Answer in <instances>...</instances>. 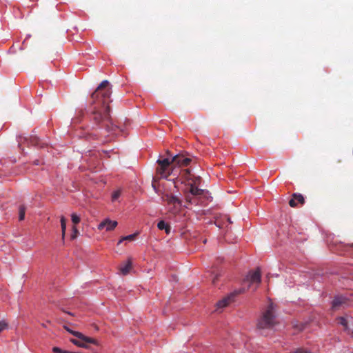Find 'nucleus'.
I'll use <instances>...</instances> for the list:
<instances>
[{"label": "nucleus", "mask_w": 353, "mask_h": 353, "mask_svg": "<svg viewBox=\"0 0 353 353\" xmlns=\"http://www.w3.org/2000/svg\"><path fill=\"white\" fill-rule=\"evenodd\" d=\"M176 176L175 178L181 179L182 181L188 183L192 179V174L191 173V170L190 168H186L183 170L179 169V172L177 175H173Z\"/></svg>", "instance_id": "obj_13"}, {"label": "nucleus", "mask_w": 353, "mask_h": 353, "mask_svg": "<svg viewBox=\"0 0 353 353\" xmlns=\"http://www.w3.org/2000/svg\"><path fill=\"white\" fill-rule=\"evenodd\" d=\"M70 342L78 347H81L85 348V349L90 348V345H88V344H86L81 340H78L76 339H71Z\"/></svg>", "instance_id": "obj_20"}, {"label": "nucleus", "mask_w": 353, "mask_h": 353, "mask_svg": "<svg viewBox=\"0 0 353 353\" xmlns=\"http://www.w3.org/2000/svg\"><path fill=\"white\" fill-rule=\"evenodd\" d=\"M225 218L226 219V220H227V221L228 222V223H229V224L232 223V221H231L230 217H229V216H225Z\"/></svg>", "instance_id": "obj_33"}, {"label": "nucleus", "mask_w": 353, "mask_h": 353, "mask_svg": "<svg viewBox=\"0 0 353 353\" xmlns=\"http://www.w3.org/2000/svg\"><path fill=\"white\" fill-rule=\"evenodd\" d=\"M241 292V289L234 290V292L230 293L227 296L224 297L223 299L219 301L216 303V306L219 308H223L226 307L230 303L234 301L235 297L240 294Z\"/></svg>", "instance_id": "obj_9"}, {"label": "nucleus", "mask_w": 353, "mask_h": 353, "mask_svg": "<svg viewBox=\"0 0 353 353\" xmlns=\"http://www.w3.org/2000/svg\"><path fill=\"white\" fill-rule=\"evenodd\" d=\"M52 352L54 353H71L70 352L67 351V350H63L59 347H53Z\"/></svg>", "instance_id": "obj_27"}, {"label": "nucleus", "mask_w": 353, "mask_h": 353, "mask_svg": "<svg viewBox=\"0 0 353 353\" xmlns=\"http://www.w3.org/2000/svg\"><path fill=\"white\" fill-rule=\"evenodd\" d=\"M30 37V34H28L26 37V39H24V41H23L22 43V46H25L27 40Z\"/></svg>", "instance_id": "obj_32"}, {"label": "nucleus", "mask_w": 353, "mask_h": 353, "mask_svg": "<svg viewBox=\"0 0 353 353\" xmlns=\"http://www.w3.org/2000/svg\"><path fill=\"white\" fill-rule=\"evenodd\" d=\"M8 327V323L4 321H0V333L3 330H5L6 328H7Z\"/></svg>", "instance_id": "obj_28"}, {"label": "nucleus", "mask_w": 353, "mask_h": 353, "mask_svg": "<svg viewBox=\"0 0 353 353\" xmlns=\"http://www.w3.org/2000/svg\"><path fill=\"white\" fill-rule=\"evenodd\" d=\"M157 228L159 230H164L167 234H169L171 232L170 223L163 219L157 223Z\"/></svg>", "instance_id": "obj_17"}, {"label": "nucleus", "mask_w": 353, "mask_h": 353, "mask_svg": "<svg viewBox=\"0 0 353 353\" xmlns=\"http://www.w3.org/2000/svg\"><path fill=\"white\" fill-rule=\"evenodd\" d=\"M291 353H312L310 350L299 347L292 352Z\"/></svg>", "instance_id": "obj_26"}, {"label": "nucleus", "mask_w": 353, "mask_h": 353, "mask_svg": "<svg viewBox=\"0 0 353 353\" xmlns=\"http://www.w3.org/2000/svg\"><path fill=\"white\" fill-rule=\"evenodd\" d=\"M352 296V294H335L330 302V310L332 312H336L348 308L351 305Z\"/></svg>", "instance_id": "obj_5"}, {"label": "nucleus", "mask_w": 353, "mask_h": 353, "mask_svg": "<svg viewBox=\"0 0 353 353\" xmlns=\"http://www.w3.org/2000/svg\"><path fill=\"white\" fill-rule=\"evenodd\" d=\"M117 225L118 223L117 221L105 219L99 224L98 229L101 230L105 228L106 231H112L117 226Z\"/></svg>", "instance_id": "obj_12"}, {"label": "nucleus", "mask_w": 353, "mask_h": 353, "mask_svg": "<svg viewBox=\"0 0 353 353\" xmlns=\"http://www.w3.org/2000/svg\"><path fill=\"white\" fill-rule=\"evenodd\" d=\"M26 207L25 205H20L19 207V220L23 221L25 219Z\"/></svg>", "instance_id": "obj_21"}, {"label": "nucleus", "mask_w": 353, "mask_h": 353, "mask_svg": "<svg viewBox=\"0 0 353 353\" xmlns=\"http://www.w3.org/2000/svg\"><path fill=\"white\" fill-rule=\"evenodd\" d=\"M293 329L296 330L298 332H303L308 325L307 321L299 322L294 321L292 322Z\"/></svg>", "instance_id": "obj_16"}, {"label": "nucleus", "mask_w": 353, "mask_h": 353, "mask_svg": "<svg viewBox=\"0 0 353 353\" xmlns=\"http://www.w3.org/2000/svg\"><path fill=\"white\" fill-rule=\"evenodd\" d=\"M250 281L252 283H261V270L259 268H257L254 271H250L249 272Z\"/></svg>", "instance_id": "obj_14"}, {"label": "nucleus", "mask_w": 353, "mask_h": 353, "mask_svg": "<svg viewBox=\"0 0 353 353\" xmlns=\"http://www.w3.org/2000/svg\"><path fill=\"white\" fill-rule=\"evenodd\" d=\"M30 1H32V2H35V1H37L38 0H30Z\"/></svg>", "instance_id": "obj_36"}, {"label": "nucleus", "mask_w": 353, "mask_h": 353, "mask_svg": "<svg viewBox=\"0 0 353 353\" xmlns=\"http://www.w3.org/2000/svg\"><path fill=\"white\" fill-rule=\"evenodd\" d=\"M72 232L70 235V239L71 240H74L77 237L78 234H79V232L75 225L72 226Z\"/></svg>", "instance_id": "obj_24"}, {"label": "nucleus", "mask_w": 353, "mask_h": 353, "mask_svg": "<svg viewBox=\"0 0 353 353\" xmlns=\"http://www.w3.org/2000/svg\"><path fill=\"white\" fill-rule=\"evenodd\" d=\"M138 234H139L138 232H135L134 234H129L127 236H122L121 239L119 241L117 244L119 245L125 241H132L135 240Z\"/></svg>", "instance_id": "obj_19"}, {"label": "nucleus", "mask_w": 353, "mask_h": 353, "mask_svg": "<svg viewBox=\"0 0 353 353\" xmlns=\"http://www.w3.org/2000/svg\"><path fill=\"white\" fill-rule=\"evenodd\" d=\"M65 328L70 333L72 334V332H74V330H72L70 329H69L68 327L65 326Z\"/></svg>", "instance_id": "obj_34"}, {"label": "nucleus", "mask_w": 353, "mask_h": 353, "mask_svg": "<svg viewBox=\"0 0 353 353\" xmlns=\"http://www.w3.org/2000/svg\"><path fill=\"white\" fill-rule=\"evenodd\" d=\"M67 314H70V315H71V316H73V315H74L72 313H71V312H67Z\"/></svg>", "instance_id": "obj_35"}, {"label": "nucleus", "mask_w": 353, "mask_h": 353, "mask_svg": "<svg viewBox=\"0 0 353 353\" xmlns=\"http://www.w3.org/2000/svg\"><path fill=\"white\" fill-rule=\"evenodd\" d=\"M111 94L110 82L108 80H103L92 93L86 112L92 128L103 129L106 132L117 134L123 130L111 121L109 105L112 101Z\"/></svg>", "instance_id": "obj_1"}, {"label": "nucleus", "mask_w": 353, "mask_h": 353, "mask_svg": "<svg viewBox=\"0 0 353 353\" xmlns=\"http://www.w3.org/2000/svg\"><path fill=\"white\" fill-rule=\"evenodd\" d=\"M61 232H62V236L63 239L64 238L65 230H66V220L64 216L61 217Z\"/></svg>", "instance_id": "obj_22"}, {"label": "nucleus", "mask_w": 353, "mask_h": 353, "mask_svg": "<svg viewBox=\"0 0 353 353\" xmlns=\"http://www.w3.org/2000/svg\"><path fill=\"white\" fill-rule=\"evenodd\" d=\"M72 334L73 336H76L77 338V339H78V340H81V338L83 337V333L79 332L78 331H75V332H72Z\"/></svg>", "instance_id": "obj_29"}, {"label": "nucleus", "mask_w": 353, "mask_h": 353, "mask_svg": "<svg viewBox=\"0 0 353 353\" xmlns=\"http://www.w3.org/2000/svg\"><path fill=\"white\" fill-rule=\"evenodd\" d=\"M166 154V157L160 156L157 161L158 163L157 172L167 180L171 175H177L181 167L188 166L192 161L186 152L174 155L170 151L167 150Z\"/></svg>", "instance_id": "obj_3"}, {"label": "nucleus", "mask_w": 353, "mask_h": 353, "mask_svg": "<svg viewBox=\"0 0 353 353\" xmlns=\"http://www.w3.org/2000/svg\"><path fill=\"white\" fill-rule=\"evenodd\" d=\"M81 340L83 341L86 344H88V345L90 344H93V345H96L97 348L92 349V350L94 352V353L98 352V350L99 349V343L97 339L92 338V337L87 336L83 334V337L81 338Z\"/></svg>", "instance_id": "obj_15"}, {"label": "nucleus", "mask_w": 353, "mask_h": 353, "mask_svg": "<svg viewBox=\"0 0 353 353\" xmlns=\"http://www.w3.org/2000/svg\"><path fill=\"white\" fill-rule=\"evenodd\" d=\"M71 221L74 225H77L80 223L81 218L80 216L77 214L76 213H72L71 214Z\"/></svg>", "instance_id": "obj_23"}, {"label": "nucleus", "mask_w": 353, "mask_h": 353, "mask_svg": "<svg viewBox=\"0 0 353 353\" xmlns=\"http://www.w3.org/2000/svg\"><path fill=\"white\" fill-rule=\"evenodd\" d=\"M216 225L218 226V228H221V226L220 225H218L216 223Z\"/></svg>", "instance_id": "obj_37"}, {"label": "nucleus", "mask_w": 353, "mask_h": 353, "mask_svg": "<svg viewBox=\"0 0 353 353\" xmlns=\"http://www.w3.org/2000/svg\"><path fill=\"white\" fill-rule=\"evenodd\" d=\"M167 201L168 203L173 204L174 205H177L180 208L183 207L185 208H189V205L190 204L183 201L179 196L174 195L173 194H166Z\"/></svg>", "instance_id": "obj_10"}, {"label": "nucleus", "mask_w": 353, "mask_h": 353, "mask_svg": "<svg viewBox=\"0 0 353 353\" xmlns=\"http://www.w3.org/2000/svg\"><path fill=\"white\" fill-rule=\"evenodd\" d=\"M121 196V192L119 190H115L112 194V201H117Z\"/></svg>", "instance_id": "obj_25"}, {"label": "nucleus", "mask_w": 353, "mask_h": 353, "mask_svg": "<svg viewBox=\"0 0 353 353\" xmlns=\"http://www.w3.org/2000/svg\"><path fill=\"white\" fill-rule=\"evenodd\" d=\"M192 179L190 182L186 183L179 178L168 179L172 181L174 188L180 192L179 194H183L184 200L189 204L197 205L200 202L212 201V197L207 190L199 188L197 185L201 182V178L199 176L192 174Z\"/></svg>", "instance_id": "obj_2"}, {"label": "nucleus", "mask_w": 353, "mask_h": 353, "mask_svg": "<svg viewBox=\"0 0 353 353\" xmlns=\"http://www.w3.org/2000/svg\"><path fill=\"white\" fill-rule=\"evenodd\" d=\"M353 248L352 244H346L341 241H334L330 245V249L333 252H338L339 254H345Z\"/></svg>", "instance_id": "obj_8"}, {"label": "nucleus", "mask_w": 353, "mask_h": 353, "mask_svg": "<svg viewBox=\"0 0 353 353\" xmlns=\"http://www.w3.org/2000/svg\"><path fill=\"white\" fill-rule=\"evenodd\" d=\"M18 139V145L21 147V143L25 142L27 143L28 146H34L39 148H44L48 145V142L46 141L41 139L36 134H31L29 138L19 136L17 137Z\"/></svg>", "instance_id": "obj_6"}, {"label": "nucleus", "mask_w": 353, "mask_h": 353, "mask_svg": "<svg viewBox=\"0 0 353 353\" xmlns=\"http://www.w3.org/2000/svg\"><path fill=\"white\" fill-rule=\"evenodd\" d=\"M8 52H10V53H15V52H16V49H15V48H14V45H12V46L10 48V49L8 50Z\"/></svg>", "instance_id": "obj_30"}, {"label": "nucleus", "mask_w": 353, "mask_h": 353, "mask_svg": "<svg viewBox=\"0 0 353 353\" xmlns=\"http://www.w3.org/2000/svg\"><path fill=\"white\" fill-rule=\"evenodd\" d=\"M276 310V305L270 301L257 319L256 328L258 330H272L278 324Z\"/></svg>", "instance_id": "obj_4"}, {"label": "nucleus", "mask_w": 353, "mask_h": 353, "mask_svg": "<svg viewBox=\"0 0 353 353\" xmlns=\"http://www.w3.org/2000/svg\"><path fill=\"white\" fill-rule=\"evenodd\" d=\"M350 319H352V317L348 314L345 313L343 316H336L334 321L337 325L343 327V332L353 337V330H351L349 326Z\"/></svg>", "instance_id": "obj_7"}, {"label": "nucleus", "mask_w": 353, "mask_h": 353, "mask_svg": "<svg viewBox=\"0 0 353 353\" xmlns=\"http://www.w3.org/2000/svg\"><path fill=\"white\" fill-rule=\"evenodd\" d=\"M132 266V262L131 259H128L125 263L120 268V271L123 275H127Z\"/></svg>", "instance_id": "obj_18"}, {"label": "nucleus", "mask_w": 353, "mask_h": 353, "mask_svg": "<svg viewBox=\"0 0 353 353\" xmlns=\"http://www.w3.org/2000/svg\"><path fill=\"white\" fill-rule=\"evenodd\" d=\"M304 203L305 198L303 194L300 193H293L289 201V205L292 208H296L298 207V204L303 205Z\"/></svg>", "instance_id": "obj_11"}, {"label": "nucleus", "mask_w": 353, "mask_h": 353, "mask_svg": "<svg viewBox=\"0 0 353 353\" xmlns=\"http://www.w3.org/2000/svg\"><path fill=\"white\" fill-rule=\"evenodd\" d=\"M33 163H34V165H39L42 164L43 163H41V161L40 160H39V159H36V160H34V161H33Z\"/></svg>", "instance_id": "obj_31"}, {"label": "nucleus", "mask_w": 353, "mask_h": 353, "mask_svg": "<svg viewBox=\"0 0 353 353\" xmlns=\"http://www.w3.org/2000/svg\"><path fill=\"white\" fill-rule=\"evenodd\" d=\"M152 186H153V188L154 189H156L155 186L154 185V184H152Z\"/></svg>", "instance_id": "obj_38"}]
</instances>
